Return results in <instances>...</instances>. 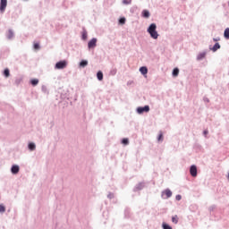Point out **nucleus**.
Segmentation results:
<instances>
[{
    "instance_id": "f257e3e1",
    "label": "nucleus",
    "mask_w": 229,
    "mask_h": 229,
    "mask_svg": "<svg viewBox=\"0 0 229 229\" xmlns=\"http://www.w3.org/2000/svg\"><path fill=\"white\" fill-rule=\"evenodd\" d=\"M148 35H150L151 38H154V40H157L158 38V31H157V23H151L148 30H147Z\"/></svg>"
},
{
    "instance_id": "f03ea898",
    "label": "nucleus",
    "mask_w": 229,
    "mask_h": 229,
    "mask_svg": "<svg viewBox=\"0 0 229 229\" xmlns=\"http://www.w3.org/2000/svg\"><path fill=\"white\" fill-rule=\"evenodd\" d=\"M65 67H67V61L65 60H61L57 62L55 65V69H57V70L65 69Z\"/></svg>"
},
{
    "instance_id": "7ed1b4c3",
    "label": "nucleus",
    "mask_w": 229,
    "mask_h": 229,
    "mask_svg": "<svg viewBox=\"0 0 229 229\" xmlns=\"http://www.w3.org/2000/svg\"><path fill=\"white\" fill-rule=\"evenodd\" d=\"M149 106H139L136 108V112L137 114H139L140 115L144 114V112L146 114H148V112H149Z\"/></svg>"
},
{
    "instance_id": "20e7f679",
    "label": "nucleus",
    "mask_w": 229,
    "mask_h": 229,
    "mask_svg": "<svg viewBox=\"0 0 229 229\" xmlns=\"http://www.w3.org/2000/svg\"><path fill=\"white\" fill-rule=\"evenodd\" d=\"M96 46H98V38H91L89 42H88V48L90 49H94L96 47Z\"/></svg>"
},
{
    "instance_id": "39448f33",
    "label": "nucleus",
    "mask_w": 229,
    "mask_h": 229,
    "mask_svg": "<svg viewBox=\"0 0 229 229\" xmlns=\"http://www.w3.org/2000/svg\"><path fill=\"white\" fill-rule=\"evenodd\" d=\"M190 174L193 178H196L198 176V166L196 165H191L190 167Z\"/></svg>"
},
{
    "instance_id": "423d86ee",
    "label": "nucleus",
    "mask_w": 229,
    "mask_h": 229,
    "mask_svg": "<svg viewBox=\"0 0 229 229\" xmlns=\"http://www.w3.org/2000/svg\"><path fill=\"white\" fill-rule=\"evenodd\" d=\"M144 187H146L145 182H139L138 184H136L134 186L133 192H139V191H142V189H144Z\"/></svg>"
},
{
    "instance_id": "0eeeda50",
    "label": "nucleus",
    "mask_w": 229,
    "mask_h": 229,
    "mask_svg": "<svg viewBox=\"0 0 229 229\" xmlns=\"http://www.w3.org/2000/svg\"><path fill=\"white\" fill-rule=\"evenodd\" d=\"M6 6H8V0H0V12L1 13H4L6 10Z\"/></svg>"
},
{
    "instance_id": "6e6552de",
    "label": "nucleus",
    "mask_w": 229,
    "mask_h": 229,
    "mask_svg": "<svg viewBox=\"0 0 229 229\" xmlns=\"http://www.w3.org/2000/svg\"><path fill=\"white\" fill-rule=\"evenodd\" d=\"M207 53H208V50L199 53L196 58L197 62H201V60H204V58L207 56Z\"/></svg>"
},
{
    "instance_id": "1a4fd4ad",
    "label": "nucleus",
    "mask_w": 229,
    "mask_h": 229,
    "mask_svg": "<svg viewBox=\"0 0 229 229\" xmlns=\"http://www.w3.org/2000/svg\"><path fill=\"white\" fill-rule=\"evenodd\" d=\"M19 171H21V166L19 165H13L11 167L12 174H19Z\"/></svg>"
},
{
    "instance_id": "9d476101",
    "label": "nucleus",
    "mask_w": 229,
    "mask_h": 229,
    "mask_svg": "<svg viewBox=\"0 0 229 229\" xmlns=\"http://www.w3.org/2000/svg\"><path fill=\"white\" fill-rule=\"evenodd\" d=\"M13 37H15V33H13V30L12 29H10L6 34V38L8 40H12V38H13Z\"/></svg>"
},
{
    "instance_id": "9b49d317",
    "label": "nucleus",
    "mask_w": 229,
    "mask_h": 229,
    "mask_svg": "<svg viewBox=\"0 0 229 229\" xmlns=\"http://www.w3.org/2000/svg\"><path fill=\"white\" fill-rule=\"evenodd\" d=\"M210 51H213V53H216L218 49H221V45L219 43H216L213 47H209Z\"/></svg>"
},
{
    "instance_id": "f8f14e48",
    "label": "nucleus",
    "mask_w": 229,
    "mask_h": 229,
    "mask_svg": "<svg viewBox=\"0 0 229 229\" xmlns=\"http://www.w3.org/2000/svg\"><path fill=\"white\" fill-rule=\"evenodd\" d=\"M162 194H165L166 199H169L173 196V191H171L169 189H165Z\"/></svg>"
},
{
    "instance_id": "ddd939ff",
    "label": "nucleus",
    "mask_w": 229,
    "mask_h": 229,
    "mask_svg": "<svg viewBox=\"0 0 229 229\" xmlns=\"http://www.w3.org/2000/svg\"><path fill=\"white\" fill-rule=\"evenodd\" d=\"M28 149H30V151H35V149H37V145L35 142H30L28 144Z\"/></svg>"
},
{
    "instance_id": "4468645a",
    "label": "nucleus",
    "mask_w": 229,
    "mask_h": 229,
    "mask_svg": "<svg viewBox=\"0 0 229 229\" xmlns=\"http://www.w3.org/2000/svg\"><path fill=\"white\" fill-rule=\"evenodd\" d=\"M140 72L143 75L146 76V74H148V67L146 66H141L140 68Z\"/></svg>"
},
{
    "instance_id": "2eb2a0df",
    "label": "nucleus",
    "mask_w": 229,
    "mask_h": 229,
    "mask_svg": "<svg viewBox=\"0 0 229 229\" xmlns=\"http://www.w3.org/2000/svg\"><path fill=\"white\" fill-rule=\"evenodd\" d=\"M142 17H144L145 19H149V16L151 15L149 13V11L148 10H143L141 13Z\"/></svg>"
},
{
    "instance_id": "dca6fc26",
    "label": "nucleus",
    "mask_w": 229,
    "mask_h": 229,
    "mask_svg": "<svg viewBox=\"0 0 229 229\" xmlns=\"http://www.w3.org/2000/svg\"><path fill=\"white\" fill-rule=\"evenodd\" d=\"M87 65H89V61L87 60H81L79 64V67H82V68L87 67Z\"/></svg>"
},
{
    "instance_id": "f3484780",
    "label": "nucleus",
    "mask_w": 229,
    "mask_h": 229,
    "mask_svg": "<svg viewBox=\"0 0 229 229\" xmlns=\"http://www.w3.org/2000/svg\"><path fill=\"white\" fill-rule=\"evenodd\" d=\"M97 79L98 80V81H103V72L98 71L97 72Z\"/></svg>"
},
{
    "instance_id": "a211bd4d",
    "label": "nucleus",
    "mask_w": 229,
    "mask_h": 229,
    "mask_svg": "<svg viewBox=\"0 0 229 229\" xmlns=\"http://www.w3.org/2000/svg\"><path fill=\"white\" fill-rule=\"evenodd\" d=\"M30 84L32 85V87H37V85H38V79H31Z\"/></svg>"
},
{
    "instance_id": "6ab92c4d",
    "label": "nucleus",
    "mask_w": 229,
    "mask_h": 229,
    "mask_svg": "<svg viewBox=\"0 0 229 229\" xmlns=\"http://www.w3.org/2000/svg\"><path fill=\"white\" fill-rule=\"evenodd\" d=\"M224 37L226 40H229V28H226L224 31Z\"/></svg>"
},
{
    "instance_id": "aec40b11",
    "label": "nucleus",
    "mask_w": 229,
    "mask_h": 229,
    "mask_svg": "<svg viewBox=\"0 0 229 229\" xmlns=\"http://www.w3.org/2000/svg\"><path fill=\"white\" fill-rule=\"evenodd\" d=\"M172 74H173L174 77L178 76V74H180V69L174 68V69L173 70V72H172Z\"/></svg>"
},
{
    "instance_id": "412c9836",
    "label": "nucleus",
    "mask_w": 229,
    "mask_h": 229,
    "mask_svg": "<svg viewBox=\"0 0 229 229\" xmlns=\"http://www.w3.org/2000/svg\"><path fill=\"white\" fill-rule=\"evenodd\" d=\"M4 76H5V78H10V69L5 68L4 70Z\"/></svg>"
},
{
    "instance_id": "4be33fe9",
    "label": "nucleus",
    "mask_w": 229,
    "mask_h": 229,
    "mask_svg": "<svg viewBox=\"0 0 229 229\" xmlns=\"http://www.w3.org/2000/svg\"><path fill=\"white\" fill-rule=\"evenodd\" d=\"M122 144H123L124 146H128L130 144V140H128V138H123L122 140Z\"/></svg>"
},
{
    "instance_id": "5701e85b",
    "label": "nucleus",
    "mask_w": 229,
    "mask_h": 229,
    "mask_svg": "<svg viewBox=\"0 0 229 229\" xmlns=\"http://www.w3.org/2000/svg\"><path fill=\"white\" fill-rule=\"evenodd\" d=\"M4 212H6V208L4 205L0 204V214H4Z\"/></svg>"
},
{
    "instance_id": "b1692460",
    "label": "nucleus",
    "mask_w": 229,
    "mask_h": 229,
    "mask_svg": "<svg viewBox=\"0 0 229 229\" xmlns=\"http://www.w3.org/2000/svg\"><path fill=\"white\" fill-rule=\"evenodd\" d=\"M162 228L163 229H173V227L171 225H169V224H166V223L162 224Z\"/></svg>"
},
{
    "instance_id": "393cba45",
    "label": "nucleus",
    "mask_w": 229,
    "mask_h": 229,
    "mask_svg": "<svg viewBox=\"0 0 229 229\" xmlns=\"http://www.w3.org/2000/svg\"><path fill=\"white\" fill-rule=\"evenodd\" d=\"M119 24H126V18L122 17L118 20Z\"/></svg>"
},
{
    "instance_id": "a878e982",
    "label": "nucleus",
    "mask_w": 229,
    "mask_h": 229,
    "mask_svg": "<svg viewBox=\"0 0 229 229\" xmlns=\"http://www.w3.org/2000/svg\"><path fill=\"white\" fill-rule=\"evenodd\" d=\"M172 222L174 224V225H178V216H174L172 217Z\"/></svg>"
},
{
    "instance_id": "bb28decb",
    "label": "nucleus",
    "mask_w": 229,
    "mask_h": 229,
    "mask_svg": "<svg viewBox=\"0 0 229 229\" xmlns=\"http://www.w3.org/2000/svg\"><path fill=\"white\" fill-rule=\"evenodd\" d=\"M157 140H158V142H163L164 141V134H162V132L158 135Z\"/></svg>"
},
{
    "instance_id": "cd10ccee",
    "label": "nucleus",
    "mask_w": 229,
    "mask_h": 229,
    "mask_svg": "<svg viewBox=\"0 0 229 229\" xmlns=\"http://www.w3.org/2000/svg\"><path fill=\"white\" fill-rule=\"evenodd\" d=\"M21 81H22V78H17L14 81L15 85H21Z\"/></svg>"
},
{
    "instance_id": "c85d7f7f",
    "label": "nucleus",
    "mask_w": 229,
    "mask_h": 229,
    "mask_svg": "<svg viewBox=\"0 0 229 229\" xmlns=\"http://www.w3.org/2000/svg\"><path fill=\"white\" fill-rule=\"evenodd\" d=\"M115 74H117V70L116 69H113L110 71V75L111 76H115Z\"/></svg>"
},
{
    "instance_id": "c756f323",
    "label": "nucleus",
    "mask_w": 229,
    "mask_h": 229,
    "mask_svg": "<svg viewBox=\"0 0 229 229\" xmlns=\"http://www.w3.org/2000/svg\"><path fill=\"white\" fill-rule=\"evenodd\" d=\"M107 198H108V199H114V193H113V192H109V193L107 194Z\"/></svg>"
},
{
    "instance_id": "7c9ffc66",
    "label": "nucleus",
    "mask_w": 229,
    "mask_h": 229,
    "mask_svg": "<svg viewBox=\"0 0 229 229\" xmlns=\"http://www.w3.org/2000/svg\"><path fill=\"white\" fill-rule=\"evenodd\" d=\"M33 47H34V49L38 50V49H40V44L35 43Z\"/></svg>"
},
{
    "instance_id": "2f4dec72",
    "label": "nucleus",
    "mask_w": 229,
    "mask_h": 229,
    "mask_svg": "<svg viewBox=\"0 0 229 229\" xmlns=\"http://www.w3.org/2000/svg\"><path fill=\"white\" fill-rule=\"evenodd\" d=\"M87 37H88L87 31H84V32L82 33V40H87Z\"/></svg>"
},
{
    "instance_id": "473e14b6",
    "label": "nucleus",
    "mask_w": 229,
    "mask_h": 229,
    "mask_svg": "<svg viewBox=\"0 0 229 229\" xmlns=\"http://www.w3.org/2000/svg\"><path fill=\"white\" fill-rule=\"evenodd\" d=\"M41 90H42V92H45V93L47 92V87H46V86L43 85V86L41 87Z\"/></svg>"
},
{
    "instance_id": "72a5a7b5",
    "label": "nucleus",
    "mask_w": 229,
    "mask_h": 229,
    "mask_svg": "<svg viewBox=\"0 0 229 229\" xmlns=\"http://www.w3.org/2000/svg\"><path fill=\"white\" fill-rule=\"evenodd\" d=\"M175 199H176V201L182 200V195H180V194L176 195Z\"/></svg>"
},
{
    "instance_id": "f704fd0d",
    "label": "nucleus",
    "mask_w": 229,
    "mask_h": 229,
    "mask_svg": "<svg viewBox=\"0 0 229 229\" xmlns=\"http://www.w3.org/2000/svg\"><path fill=\"white\" fill-rule=\"evenodd\" d=\"M123 4H131V1L123 0Z\"/></svg>"
},
{
    "instance_id": "c9c22d12",
    "label": "nucleus",
    "mask_w": 229,
    "mask_h": 229,
    "mask_svg": "<svg viewBox=\"0 0 229 229\" xmlns=\"http://www.w3.org/2000/svg\"><path fill=\"white\" fill-rule=\"evenodd\" d=\"M203 101H204L205 103H210V99H208V98H207V97H204V98H203Z\"/></svg>"
},
{
    "instance_id": "e433bc0d",
    "label": "nucleus",
    "mask_w": 229,
    "mask_h": 229,
    "mask_svg": "<svg viewBox=\"0 0 229 229\" xmlns=\"http://www.w3.org/2000/svg\"><path fill=\"white\" fill-rule=\"evenodd\" d=\"M213 40H214V42H218V40H221V38H214Z\"/></svg>"
},
{
    "instance_id": "4c0bfd02",
    "label": "nucleus",
    "mask_w": 229,
    "mask_h": 229,
    "mask_svg": "<svg viewBox=\"0 0 229 229\" xmlns=\"http://www.w3.org/2000/svg\"><path fill=\"white\" fill-rule=\"evenodd\" d=\"M203 134H204V135H208V131L205 130V131H203Z\"/></svg>"
}]
</instances>
